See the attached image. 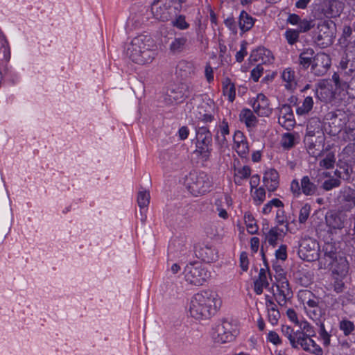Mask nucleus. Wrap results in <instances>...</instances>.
Returning a JSON list of instances; mask_svg holds the SVG:
<instances>
[{
    "label": "nucleus",
    "instance_id": "f257e3e1",
    "mask_svg": "<svg viewBox=\"0 0 355 355\" xmlns=\"http://www.w3.org/2000/svg\"><path fill=\"white\" fill-rule=\"evenodd\" d=\"M221 305L218 295L212 291H202L195 294L190 302L189 313L197 320L209 318Z\"/></svg>",
    "mask_w": 355,
    "mask_h": 355
},
{
    "label": "nucleus",
    "instance_id": "f03ea898",
    "mask_svg": "<svg viewBox=\"0 0 355 355\" xmlns=\"http://www.w3.org/2000/svg\"><path fill=\"white\" fill-rule=\"evenodd\" d=\"M150 39L144 35L135 37L128 45L125 53L132 62L145 64L151 62L155 56V52L150 49Z\"/></svg>",
    "mask_w": 355,
    "mask_h": 355
},
{
    "label": "nucleus",
    "instance_id": "7ed1b4c3",
    "mask_svg": "<svg viewBox=\"0 0 355 355\" xmlns=\"http://www.w3.org/2000/svg\"><path fill=\"white\" fill-rule=\"evenodd\" d=\"M185 185L191 194L198 196L209 191L212 182L205 172L191 171L186 178Z\"/></svg>",
    "mask_w": 355,
    "mask_h": 355
},
{
    "label": "nucleus",
    "instance_id": "20e7f679",
    "mask_svg": "<svg viewBox=\"0 0 355 355\" xmlns=\"http://www.w3.org/2000/svg\"><path fill=\"white\" fill-rule=\"evenodd\" d=\"M212 135L206 127H200L196 132V153L204 161L210 159L212 152Z\"/></svg>",
    "mask_w": 355,
    "mask_h": 355
},
{
    "label": "nucleus",
    "instance_id": "39448f33",
    "mask_svg": "<svg viewBox=\"0 0 355 355\" xmlns=\"http://www.w3.org/2000/svg\"><path fill=\"white\" fill-rule=\"evenodd\" d=\"M183 274L187 283L198 286L202 285L209 277V272L199 262L188 263Z\"/></svg>",
    "mask_w": 355,
    "mask_h": 355
},
{
    "label": "nucleus",
    "instance_id": "423d86ee",
    "mask_svg": "<svg viewBox=\"0 0 355 355\" xmlns=\"http://www.w3.org/2000/svg\"><path fill=\"white\" fill-rule=\"evenodd\" d=\"M237 334L236 325L223 320L216 326L212 336L216 343H226L234 340Z\"/></svg>",
    "mask_w": 355,
    "mask_h": 355
},
{
    "label": "nucleus",
    "instance_id": "0eeeda50",
    "mask_svg": "<svg viewBox=\"0 0 355 355\" xmlns=\"http://www.w3.org/2000/svg\"><path fill=\"white\" fill-rule=\"evenodd\" d=\"M320 263L323 268L331 266L334 272L340 276H345L349 270V264L345 257L337 256L334 253H325L323 258L320 259Z\"/></svg>",
    "mask_w": 355,
    "mask_h": 355
},
{
    "label": "nucleus",
    "instance_id": "6e6552de",
    "mask_svg": "<svg viewBox=\"0 0 355 355\" xmlns=\"http://www.w3.org/2000/svg\"><path fill=\"white\" fill-rule=\"evenodd\" d=\"M319 245L315 240L311 238H304L301 240L298 254L301 259L306 261H313L319 258Z\"/></svg>",
    "mask_w": 355,
    "mask_h": 355
},
{
    "label": "nucleus",
    "instance_id": "1a4fd4ad",
    "mask_svg": "<svg viewBox=\"0 0 355 355\" xmlns=\"http://www.w3.org/2000/svg\"><path fill=\"white\" fill-rule=\"evenodd\" d=\"M331 64V61L329 55L322 52L318 53L313 60L311 72L317 76H324L329 69Z\"/></svg>",
    "mask_w": 355,
    "mask_h": 355
},
{
    "label": "nucleus",
    "instance_id": "9d476101",
    "mask_svg": "<svg viewBox=\"0 0 355 355\" xmlns=\"http://www.w3.org/2000/svg\"><path fill=\"white\" fill-rule=\"evenodd\" d=\"M347 216L343 211L327 213L325 221L331 234L336 233L337 230L344 228Z\"/></svg>",
    "mask_w": 355,
    "mask_h": 355
},
{
    "label": "nucleus",
    "instance_id": "9b49d317",
    "mask_svg": "<svg viewBox=\"0 0 355 355\" xmlns=\"http://www.w3.org/2000/svg\"><path fill=\"white\" fill-rule=\"evenodd\" d=\"M296 334L297 339V349L299 347V345H300L306 352H311L315 355H322L323 352L322 348L311 338V336H307L300 331H296Z\"/></svg>",
    "mask_w": 355,
    "mask_h": 355
},
{
    "label": "nucleus",
    "instance_id": "f8f14e48",
    "mask_svg": "<svg viewBox=\"0 0 355 355\" xmlns=\"http://www.w3.org/2000/svg\"><path fill=\"white\" fill-rule=\"evenodd\" d=\"M278 123L286 130L292 129L295 125L294 114L291 105L284 104L279 106Z\"/></svg>",
    "mask_w": 355,
    "mask_h": 355
},
{
    "label": "nucleus",
    "instance_id": "ddd939ff",
    "mask_svg": "<svg viewBox=\"0 0 355 355\" xmlns=\"http://www.w3.org/2000/svg\"><path fill=\"white\" fill-rule=\"evenodd\" d=\"M338 200L344 211H351L355 207V191L350 187L343 188L339 192Z\"/></svg>",
    "mask_w": 355,
    "mask_h": 355
},
{
    "label": "nucleus",
    "instance_id": "4468645a",
    "mask_svg": "<svg viewBox=\"0 0 355 355\" xmlns=\"http://www.w3.org/2000/svg\"><path fill=\"white\" fill-rule=\"evenodd\" d=\"M343 8L344 3L339 0H323L321 5L322 12L327 17L339 16Z\"/></svg>",
    "mask_w": 355,
    "mask_h": 355
},
{
    "label": "nucleus",
    "instance_id": "2eb2a0df",
    "mask_svg": "<svg viewBox=\"0 0 355 355\" xmlns=\"http://www.w3.org/2000/svg\"><path fill=\"white\" fill-rule=\"evenodd\" d=\"M277 293L274 294L276 302L281 306H284L292 297V291L286 279L281 280L277 284Z\"/></svg>",
    "mask_w": 355,
    "mask_h": 355
},
{
    "label": "nucleus",
    "instance_id": "dca6fc26",
    "mask_svg": "<svg viewBox=\"0 0 355 355\" xmlns=\"http://www.w3.org/2000/svg\"><path fill=\"white\" fill-rule=\"evenodd\" d=\"M254 111L260 116H268L272 113L268 99L263 94H259L252 103Z\"/></svg>",
    "mask_w": 355,
    "mask_h": 355
},
{
    "label": "nucleus",
    "instance_id": "f3484780",
    "mask_svg": "<svg viewBox=\"0 0 355 355\" xmlns=\"http://www.w3.org/2000/svg\"><path fill=\"white\" fill-rule=\"evenodd\" d=\"M182 87L174 86L168 88L164 96V102L167 105H172L182 102L184 99Z\"/></svg>",
    "mask_w": 355,
    "mask_h": 355
},
{
    "label": "nucleus",
    "instance_id": "a211bd4d",
    "mask_svg": "<svg viewBox=\"0 0 355 355\" xmlns=\"http://www.w3.org/2000/svg\"><path fill=\"white\" fill-rule=\"evenodd\" d=\"M301 189L302 193L306 196H316L319 191L318 185L315 183V178L308 175L302 178Z\"/></svg>",
    "mask_w": 355,
    "mask_h": 355
},
{
    "label": "nucleus",
    "instance_id": "6ab92c4d",
    "mask_svg": "<svg viewBox=\"0 0 355 355\" xmlns=\"http://www.w3.org/2000/svg\"><path fill=\"white\" fill-rule=\"evenodd\" d=\"M270 275V270L267 266L266 268L260 269L258 278L254 282V291L257 295H261L263 288L269 286L268 276Z\"/></svg>",
    "mask_w": 355,
    "mask_h": 355
},
{
    "label": "nucleus",
    "instance_id": "aec40b11",
    "mask_svg": "<svg viewBox=\"0 0 355 355\" xmlns=\"http://www.w3.org/2000/svg\"><path fill=\"white\" fill-rule=\"evenodd\" d=\"M324 150V137H318L315 141L313 137L307 139V150L313 157H318L322 155Z\"/></svg>",
    "mask_w": 355,
    "mask_h": 355
},
{
    "label": "nucleus",
    "instance_id": "412c9836",
    "mask_svg": "<svg viewBox=\"0 0 355 355\" xmlns=\"http://www.w3.org/2000/svg\"><path fill=\"white\" fill-rule=\"evenodd\" d=\"M263 183L267 189L272 192L279 187V174L275 169L266 171L263 175Z\"/></svg>",
    "mask_w": 355,
    "mask_h": 355
},
{
    "label": "nucleus",
    "instance_id": "4be33fe9",
    "mask_svg": "<svg viewBox=\"0 0 355 355\" xmlns=\"http://www.w3.org/2000/svg\"><path fill=\"white\" fill-rule=\"evenodd\" d=\"M266 306L268 312V320L272 325L278 323L280 318V313L277 309V304L270 298L268 295L266 296Z\"/></svg>",
    "mask_w": 355,
    "mask_h": 355
},
{
    "label": "nucleus",
    "instance_id": "5701e85b",
    "mask_svg": "<svg viewBox=\"0 0 355 355\" xmlns=\"http://www.w3.org/2000/svg\"><path fill=\"white\" fill-rule=\"evenodd\" d=\"M316 53L311 48H306L303 49L300 53L298 59V64L302 69L306 70L309 67H311L313 60Z\"/></svg>",
    "mask_w": 355,
    "mask_h": 355
},
{
    "label": "nucleus",
    "instance_id": "b1692460",
    "mask_svg": "<svg viewBox=\"0 0 355 355\" xmlns=\"http://www.w3.org/2000/svg\"><path fill=\"white\" fill-rule=\"evenodd\" d=\"M250 60L261 63L270 62L273 60L272 53L265 48H259L253 51L250 55Z\"/></svg>",
    "mask_w": 355,
    "mask_h": 355
},
{
    "label": "nucleus",
    "instance_id": "393cba45",
    "mask_svg": "<svg viewBox=\"0 0 355 355\" xmlns=\"http://www.w3.org/2000/svg\"><path fill=\"white\" fill-rule=\"evenodd\" d=\"M300 297L304 304L306 311L319 304V300L309 291H303L300 293Z\"/></svg>",
    "mask_w": 355,
    "mask_h": 355
},
{
    "label": "nucleus",
    "instance_id": "a878e982",
    "mask_svg": "<svg viewBox=\"0 0 355 355\" xmlns=\"http://www.w3.org/2000/svg\"><path fill=\"white\" fill-rule=\"evenodd\" d=\"M282 78L287 89L293 90L296 88L297 83L295 73L291 68H286L282 71Z\"/></svg>",
    "mask_w": 355,
    "mask_h": 355
},
{
    "label": "nucleus",
    "instance_id": "bb28decb",
    "mask_svg": "<svg viewBox=\"0 0 355 355\" xmlns=\"http://www.w3.org/2000/svg\"><path fill=\"white\" fill-rule=\"evenodd\" d=\"M230 201L227 196H225L224 199H217L215 201L216 211L220 218L223 219L228 218L229 214L227 210L230 206Z\"/></svg>",
    "mask_w": 355,
    "mask_h": 355
},
{
    "label": "nucleus",
    "instance_id": "cd10ccee",
    "mask_svg": "<svg viewBox=\"0 0 355 355\" xmlns=\"http://www.w3.org/2000/svg\"><path fill=\"white\" fill-rule=\"evenodd\" d=\"M265 240L268 243L275 247L277 244L278 240L281 239L283 236V230L277 227L271 228L268 232H264Z\"/></svg>",
    "mask_w": 355,
    "mask_h": 355
},
{
    "label": "nucleus",
    "instance_id": "c85d7f7f",
    "mask_svg": "<svg viewBox=\"0 0 355 355\" xmlns=\"http://www.w3.org/2000/svg\"><path fill=\"white\" fill-rule=\"evenodd\" d=\"M254 19L252 18L247 12L244 10L241 11L239 19L240 29L243 32L248 31L254 26Z\"/></svg>",
    "mask_w": 355,
    "mask_h": 355
},
{
    "label": "nucleus",
    "instance_id": "c756f323",
    "mask_svg": "<svg viewBox=\"0 0 355 355\" xmlns=\"http://www.w3.org/2000/svg\"><path fill=\"white\" fill-rule=\"evenodd\" d=\"M339 66L345 74L350 75L355 71V58H352V55L346 54L342 58Z\"/></svg>",
    "mask_w": 355,
    "mask_h": 355
},
{
    "label": "nucleus",
    "instance_id": "7c9ffc66",
    "mask_svg": "<svg viewBox=\"0 0 355 355\" xmlns=\"http://www.w3.org/2000/svg\"><path fill=\"white\" fill-rule=\"evenodd\" d=\"M240 121L243 122L248 128H254L257 123V117L249 109H243L239 115Z\"/></svg>",
    "mask_w": 355,
    "mask_h": 355
},
{
    "label": "nucleus",
    "instance_id": "2f4dec72",
    "mask_svg": "<svg viewBox=\"0 0 355 355\" xmlns=\"http://www.w3.org/2000/svg\"><path fill=\"white\" fill-rule=\"evenodd\" d=\"M251 175V169L248 166L234 169V180L236 184H242L243 180L248 179Z\"/></svg>",
    "mask_w": 355,
    "mask_h": 355
},
{
    "label": "nucleus",
    "instance_id": "473e14b6",
    "mask_svg": "<svg viewBox=\"0 0 355 355\" xmlns=\"http://www.w3.org/2000/svg\"><path fill=\"white\" fill-rule=\"evenodd\" d=\"M299 136L297 133L287 132L282 135L281 145L284 149H290L297 143Z\"/></svg>",
    "mask_w": 355,
    "mask_h": 355
},
{
    "label": "nucleus",
    "instance_id": "72a5a7b5",
    "mask_svg": "<svg viewBox=\"0 0 355 355\" xmlns=\"http://www.w3.org/2000/svg\"><path fill=\"white\" fill-rule=\"evenodd\" d=\"M222 85L223 94L228 97V100L230 102H233L236 96V89L234 84L229 78H225L222 83Z\"/></svg>",
    "mask_w": 355,
    "mask_h": 355
},
{
    "label": "nucleus",
    "instance_id": "f704fd0d",
    "mask_svg": "<svg viewBox=\"0 0 355 355\" xmlns=\"http://www.w3.org/2000/svg\"><path fill=\"white\" fill-rule=\"evenodd\" d=\"M313 106V100L311 96L306 97L302 103H299L296 109V113L300 116L309 114Z\"/></svg>",
    "mask_w": 355,
    "mask_h": 355
},
{
    "label": "nucleus",
    "instance_id": "c9c22d12",
    "mask_svg": "<svg viewBox=\"0 0 355 355\" xmlns=\"http://www.w3.org/2000/svg\"><path fill=\"white\" fill-rule=\"evenodd\" d=\"M187 42L185 37H175L170 44L169 49L173 53H180L185 49Z\"/></svg>",
    "mask_w": 355,
    "mask_h": 355
},
{
    "label": "nucleus",
    "instance_id": "e433bc0d",
    "mask_svg": "<svg viewBox=\"0 0 355 355\" xmlns=\"http://www.w3.org/2000/svg\"><path fill=\"white\" fill-rule=\"evenodd\" d=\"M169 248L173 252L184 254L187 249L186 239L180 237L173 239L169 245Z\"/></svg>",
    "mask_w": 355,
    "mask_h": 355
},
{
    "label": "nucleus",
    "instance_id": "4c0bfd02",
    "mask_svg": "<svg viewBox=\"0 0 355 355\" xmlns=\"http://www.w3.org/2000/svg\"><path fill=\"white\" fill-rule=\"evenodd\" d=\"M282 332L283 335L288 338L293 348L297 349V339L296 331L288 325H282Z\"/></svg>",
    "mask_w": 355,
    "mask_h": 355
},
{
    "label": "nucleus",
    "instance_id": "58836bf2",
    "mask_svg": "<svg viewBox=\"0 0 355 355\" xmlns=\"http://www.w3.org/2000/svg\"><path fill=\"white\" fill-rule=\"evenodd\" d=\"M150 200V196L148 191L139 190L137 194V203L142 213V210L148 207Z\"/></svg>",
    "mask_w": 355,
    "mask_h": 355
},
{
    "label": "nucleus",
    "instance_id": "ea45409f",
    "mask_svg": "<svg viewBox=\"0 0 355 355\" xmlns=\"http://www.w3.org/2000/svg\"><path fill=\"white\" fill-rule=\"evenodd\" d=\"M177 69L182 72L181 76L185 77L193 73L195 70L193 62L187 60H181L178 63Z\"/></svg>",
    "mask_w": 355,
    "mask_h": 355
},
{
    "label": "nucleus",
    "instance_id": "a19ab883",
    "mask_svg": "<svg viewBox=\"0 0 355 355\" xmlns=\"http://www.w3.org/2000/svg\"><path fill=\"white\" fill-rule=\"evenodd\" d=\"M245 223L247 226V230L248 232L251 234H254L257 233L258 230V227L256 225L254 221V218L252 215L250 213H245L244 215Z\"/></svg>",
    "mask_w": 355,
    "mask_h": 355
},
{
    "label": "nucleus",
    "instance_id": "79ce46f5",
    "mask_svg": "<svg viewBox=\"0 0 355 355\" xmlns=\"http://www.w3.org/2000/svg\"><path fill=\"white\" fill-rule=\"evenodd\" d=\"M320 31L319 35L318 36V40H322L323 38H326L327 40V44L331 43V34L329 32H327L325 30L329 29V24L327 22H322L318 26Z\"/></svg>",
    "mask_w": 355,
    "mask_h": 355
},
{
    "label": "nucleus",
    "instance_id": "37998d69",
    "mask_svg": "<svg viewBox=\"0 0 355 355\" xmlns=\"http://www.w3.org/2000/svg\"><path fill=\"white\" fill-rule=\"evenodd\" d=\"M307 315L314 321L320 322V318L324 315V310L319 306L311 308L310 310L306 311Z\"/></svg>",
    "mask_w": 355,
    "mask_h": 355
},
{
    "label": "nucleus",
    "instance_id": "c03bdc74",
    "mask_svg": "<svg viewBox=\"0 0 355 355\" xmlns=\"http://www.w3.org/2000/svg\"><path fill=\"white\" fill-rule=\"evenodd\" d=\"M252 199L257 205H259L263 202L266 199V191L262 187L257 188L252 193Z\"/></svg>",
    "mask_w": 355,
    "mask_h": 355
},
{
    "label": "nucleus",
    "instance_id": "a18cd8bd",
    "mask_svg": "<svg viewBox=\"0 0 355 355\" xmlns=\"http://www.w3.org/2000/svg\"><path fill=\"white\" fill-rule=\"evenodd\" d=\"M335 163V157L332 153H328L325 157L321 159L319 162L320 167L324 168H331L334 166Z\"/></svg>",
    "mask_w": 355,
    "mask_h": 355
},
{
    "label": "nucleus",
    "instance_id": "49530a36",
    "mask_svg": "<svg viewBox=\"0 0 355 355\" xmlns=\"http://www.w3.org/2000/svg\"><path fill=\"white\" fill-rule=\"evenodd\" d=\"M299 35L300 31L294 29H288L284 34L287 42L291 45L295 44L298 41Z\"/></svg>",
    "mask_w": 355,
    "mask_h": 355
},
{
    "label": "nucleus",
    "instance_id": "de8ad7c7",
    "mask_svg": "<svg viewBox=\"0 0 355 355\" xmlns=\"http://www.w3.org/2000/svg\"><path fill=\"white\" fill-rule=\"evenodd\" d=\"M311 206L305 204L300 210L298 221L301 224H304L309 217L311 213Z\"/></svg>",
    "mask_w": 355,
    "mask_h": 355
},
{
    "label": "nucleus",
    "instance_id": "09e8293b",
    "mask_svg": "<svg viewBox=\"0 0 355 355\" xmlns=\"http://www.w3.org/2000/svg\"><path fill=\"white\" fill-rule=\"evenodd\" d=\"M234 148L238 155L241 157H246L249 153V146L247 141L234 144Z\"/></svg>",
    "mask_w": 355,
    "mask_h": 355
},
{
    "label": "nucleus",
    "instance_id": "8fccbe9b",
    "mask_svg": "<svg viewBox=\"0 0 355 355\" xmlns=\"http://www.w3.org/2000/svg\"><path fill=\"white\" fill-rule=\"evenodd\" d=\"M339 327L345 336L349 335L355 328L354 323L348 320H341Z\"/></svg>",
    "mask_w": 355,
    "mask_h": 355
},
{
    "label": "nucleus",
    "instance_id": "3c124183",
    "mask_svg": "<svg viewBox=\"0 0 355 355\" xmlns=\"http://www.w3.org/2000/svg\"><path fill=\"white\" fill-rule=\"evenodd\" d=\"M300 328V331L305 334L307 336H315V331L313 327L311 326L307 321H301L297 324Z\"/></svg>",
    "mask_w": 355,
    "mask_h": 355
},
{
    "label": "nucleus",
    "instance_id": "603ef678",
    "mask_svg": "<svg viewBox=\"0 0 355 355\" xmlns=\"http://www.w3.org/2000/svg\"><path fill=\"white\" fill-rule=\"evenodd\" d=\"M341 184L340 180L338 178H330L325 180L322 184V188L325 191H330L334 188L338 187Z\"/></svg>",
    "mask_w": 355,
    "mask_h": 355
},
{
    "label": "nucleus",
    "instance_id": "864d4df0",
    "mask_svg": "<svg viewBox=\"0 0 355 355\" xmlns=\"http://www.w3.org/2000/svg\"><path fill=\"white\" fill-rule=\"evenodd\" d=\"M317 324L320 327L319 335L321 339L323 340V343L324 345H329L330 343V335L326 331L324 328V325L322 322H317Z\"/></svg>",
    "mask_w": 355,
    "mask_h": 355
},
{
    "label": "nucleus",
    "instance_id": "5fc2aeb1",
    "mask_svg": "<svg viewBox=\"0 0 355 355\" xmlns=\"http://www.w3.org/2000/svg\"><path fill=\"white\" fill-rule=\"evenodd\" d=\"M173 25L180 30H185L189 27V24L186 21L185 17L182 15L178 16L173 21Z\"/></svg>",
    "mask_w": 355,
    "mask_h": 355
},
{
    "label": "nucleus",
    "instance_id": "6e6d98bb",
    "mask_svg": "<svg viewBox=\"0 0 355 355\" xmlns=\"http://www.w3.org/2000/svg\"><path fill=\"white\" fill-rule=\"evenodd\" d=\"M290 190L294 197L298 198L302 193L301 182L300 183L296 179L292 180L290 186Z\"/></svg>",
    "mask_w": 355,
    "mask_h": 355
},
{
    "label": "nucleus",
    "instance_id": "4d7b16f0",
    "mask_svg": "<svg viewBox=\"0 0 355 355\" xmlns=\"http://www.w3.org/2000/svg\"><path fill=\"white\" fill-rule=\"evenodd\" d=\"M313 27V24L311 20L303 19L300 20L298 24L297 31H300V33H304L309 31Z\"/></svg>",
    "mask_w": 355,
    "mask_h": 355
},
{
    "label": "nucleus",
    "instance_id": "13d9d810",
    "mask_svg": "<svg viewBox=\"0 0 355 355\" xmlns=\"http://www.w3.org/2000/svg\"><path fill=\"white\" fill-rule=\"evenodd\" d=\"M275 257L277 259L285 261L287 259V247L286 245H281L275 251Z\"/></svg>",
    "mask_w": 355,
    "mask_h": 355
},
{
    "label": "nucleus",
    "instance_id": "bf43d9fd",
    "mask_svg": "<svg viewBox=\"0 0 355 355\" xmlns=\"http://www.w3.org/2000/svg\"><path fill=\"white\" fill-rule=\"evenodd\" d=\"M263 72V67L259 64L251 71V78L254 82H257Z\"/></svg>",
    "mask_w": 355,
    "mask_h": 355
},
{
    "label": "nucleus",
    "instance_id": "052dcab7",
    "mask_svg": "<svg viewBox=\"0 0 355 355\" xmlns=\"http://www.w3.org/2000/svg\"><path fill=\"white\" fill-rule=\"evenodd\" d=\"M249 260L246 252H241L240 254V267L243 271H247L248 269Z\"/></svg>",
    "mask_w": 355,
    "mask_h": 355
},
{
    "label": "nucleus",
    "instance_id": "680f3d73",
    "mask_svg": "<svg viewBox=\"0 0 355 355\" xmlns=\"http://www.w3.org/2000/svg\"><path fill=\"white\" fill-rule=\"evenodd\" d=\"M217 133H219L220 135L225 136H227L230 135L228 123L225 120H223L220 123Z\"/></svg>",
    "mask_w": 355,
    "mask_h": 355
},
{
    "label": "nucleus",
    "instance_id": "e2e57ef3",
    "mask_svg": "<svg viewBox=\"0 0 355 355\" xmlns=\"http://www.w3.org/2000/svg\"><path fill=\"white\" fill-rule=\"evenodd\" d=\"M247 55V50L245 43L243 42L241 46V49L236 54V60L238 62H241L245 56Z\"/></svg>",
    "mask_w": 355,
    "mask_h": 355
},
{
    "label": "nucleus",
    "instance_id": "0e129e2a",
    "mask_svg": "<svg viewBox=\"0 0 355 355\" xmlns=\"http://www.w3.org/2000/svg\"><path fill=\"white\" fill-rule=\"evenodd\" d=\"M345 136L344 139L349 141H354L355 140V128L346 127L345 129Z\"/></svg>",
    "mask_w": 355,
    "mask_h": 355
},
{
    "label": "nucleus",
    "instance_id": "69168bd1",
    "mask_svg": "<svg viewBox=\"0 0 355 355\" xmlns=\"http://www.w3.org/2000/svg\"><path fill=\"white\" fill-rule=\"evenodd\" d=\"M227 136L221 135L219 133L216 135V141L221 148H227L228 146V141L226 138Z\"/></svg>",
    "mask_w": 355,
    "mask_h": 355
},
{
    "label": "nucleus",
    "instance_id": "338daca9",
    "mask_svg": "<svg viewBox=\"0 0 355 355\" xmlns=\"http://www.w3.org/2000/svg\"><path fill=\"white\" fill-rule=\"evenodd\" d=\"M268 340L273 343L274 345H279L281 343V339L279 336V335L273 331H269L268 334Z\"/></svg>",
    "mask_w": 355,
    "mask_h": 355
},
{
    "label": "nucleus",
    "instance_id": "774afa93",
    "mask_svg": "<svg viewBox=\"0 0 355 355\" xmlns=\"http://www.w3.org/2000/svg\"><path fill=\"white\" fill-rule=\"evenodd\" d=\"M205 112L203 114L200 112V116L198 117L199 119L204 122H211L214 119L212 112L210 110L207 111L206 110H205Z\"/></svg>",
    "mask_w": 355,
    "mask_h": 355
}]
</instances>
